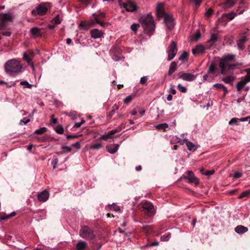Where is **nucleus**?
<instances>
[{
    "label": "nucleus",
    "instance_id": "nucleus-6",
    "mask_svg": "<svg viewBox=\"0 0 250 250\" xmlns=\"http://www.w3.org/2000/svg\"><path fill=\"white\" fill-rule=\"evenodd\" d=\"M79 235L81 237L91 240L95 238V235L93 230L87 226H83L79 231Z\"/></svg>",
    "mask_w": 250,
    "mask_h": 250
},
{
    "label": "nucleus",
    "instance_id": "nucleus-17",
    "mask_svg": "<svg viewBox=\"0 0 250 250\" xmlns=\"http://www.w3.org/2000/svg\"><path fill=\"white\" fill-rule=\"evenodd\" d=\"M49 196V194L46 190H43L39 193L38 195V199L39 201L44 202L46 201Z\"/></svg>",
    "mask_w": 250,
    "mask_h": 250
},
{
    "label": "nucleus",
    "instance_id": "nucleus-50",
    "mask_svg": "<svg viewBox=\"0 0 250 250\" xmlns=\"http://www.w3.org/2000/svg\"><path fill=\"white\" fill-rule=\"evenodd\" d=\"M66 114L69 117H71L72 119H75L76 116V112L74 111H72L69 113H66Z\"/></svg>",
    "mask_w": 250,
    "mask_h": 250
},
{
    "label": "nucleus",
    "instance_id": "nucleus-10",
    "mask_svg": "<svg viewBox=\"0 0 250 250\" xmlns=\"http://www.w3.org/2000/svg\"><path fill=\"white\" fill-rule=\"evenodd\" d=\"M178 77L179 79H181L184 81L192 82L196 79L197 75L192 74L191 73L180 72L178 73Z\"/></svg>",
    "mask_w": 250,
    "mask_h": 250
},
{
    "label": "nucleus",
    "instance_id": "nucleus-19",
    "mask_svg": "<svg viewBox=\"0 0 250 250\" xmlns=\"http://www.w3.org/2000/svg\"><path fill=\"white\" fill-rule=\"evenodd\" d=\"M0 21H3L6 22H11L13 21V17L11 13H0Z\"/></svg>",
    "mask_w": 250,
    "mask_h": 250
},
{
    "label": "nucleus",
    "instance_id": "nucleus-33",
    "mask_svg": "<svg viewBox=\"0 0 250 250\" xmlns=\"http://www.w3.org/2000/svg\"><path fill=\"white\" fill-rule=\"evenodd\" d=\"M8 22L0 21V30L3 31L8 29Z\"/></svg>",
    "mask_w": 250,
    "mask_h": 250
},
{
    "label": "nucleus",
    "instance_id": "nucleus-37",
    "mask_svg": "<svg viewBox=\"0 0 250 250\" xmlns=\"http://www.w3.org/2000/svg\"><path fill=\"white\" fill-rule=\"evenodd\" d=\"M171 237V233L168 232L161 237V240L162 241H167Z\"/></svg>",
    "mask_w": 250,
    "mask_h": 250
},
{
    "label": "nucleus",
    "instance_id": "nucleus-31",
    "mask_svg": "<svg viewBox=\"0 0 250 250\" xmlns=\"http://www.w3.org/2000/svg\"><path fill=\"white\" fill-rule=\"evenodd\" d=\"M213 87H216L218 89H222L224 92V95H226L228 92L227 87L223 84L215 83L213 85Z\"/></svg>",
    "mask_w": 250,
    "mask_h": 250
},
{
    "label": "nucleus",
    "instance_id": "nucleus-28",
    "mask_svg": "<svg viewBox=\"0 0 250 250\" xmlns=\"http://www.w3.org/2000/svg\"><path fill=\"white\" fill-rule=\"evenodd\" d=\"M30 33L34 36L36 37H42V35L41 33V29L38 27H34L31 28Z\"/></svg>",
    "mask_w": 250,
    "mask_h": 250
},
{
    "label": "nucleus",
    "instance_id": "nucleus-32",
    "mask_svg": "<svg viewBox=\"0 0 250 250\" xmlns=\"http://www.w3.org/2000/svg\"><path fill=\"white\" fill-rule=\"evenodd\" d=\"M102 147L103 145L101 143H100L92 144L89 146L90 149L93 150H99Z\"/></svg>",
    "mask_w": 250,
    "mask_h": 250
},
{
    "label": "nucleus",
    "instance_id": "nucleus-43",
    "mask_svg": "<svg viewBox=\"0 0 250 250\" xmlns=\"http://www.w3.org/2000/svg\"><path fill=\"white\" fill-rule=\"evenodd\" d=\"M53 21L56 24H59L61 23L62 19L60 18V15L58 14L53 19Z\"/></svg>",
    "mask_w": 250,
    "mask_h": 250
},
{
    "label": "nucleus",
    "instance_id": "nucleus-14",
    "mask_svg": "<svg viewBox=\"0 0 250 250\" xmlns=\"http://www.w3.org/2000/svg\"><path fill=\"white\" fill-rule=\"evenodd\" d=\"M95 23L94 21L91 20L88 21H82L79 24V27L83 30H87Z\"/></svg>",
    "mask_w": 250,
    "mask_h": 250
},
{
    "label": "nucleus",
    "instance_id": "nucleus-42",
    "mask_svg": "<svg viewBox=\"0 0 250 250\" xmlns=\"http://www.w3.org/2000/svg\"><path fill=\"white\" fill-rule=\"evenodd\" d=\"M250 195V190H246L241 193L239 196V199H242L244 197H249Z\"/></svg>",
    "mask_w": 250,
    "mask_h": 250
},
{
    "label": "nucleus",
    "instance_id": "nucleus-49",
    "mask_svg": "<svg viewBox=\"0 0 250 250\" xmlns=\"http://www.w3.org/2000/svg\"><path fill=\"white\" fill-rule=\"evenodd\" d=\"M139 26V24L134 23L131 25V29L133 31L136 32L137 29Z\"/></svg>",
    "mask_w": 250,
    "mask_h": 250
},
{
    "label": "nucleus",
    "instance_id": "nucleus-13",
    "mask_svg": "<svg viewBox=\"0 0 250 250\" xmlns=\"http://www.w3.org/2000/svg\"><path fill=\"white\" fill-rule=\"evenodd\" d=\"M123 7L128 12H133L137 9L136 5L132 1L123 3Z\"/></svg>",
    "mask_w": 250,
    "mask_h": 250
},
{
    "label": "nucleus",
    "instance_id": "nucleus-52",
    "mask_svg": "<svg viewBox=\"0 0 250 250\" xmlns=\"http://www.w3.org/2000/svg\"><path fill=\"white\" fill-rule=\"evenodd\" d=\"M213 12V9L212 8H209L205 13V15L207 17H210Z\"/></svg>",
    "mask_w": 250,
    "mask_h": 250
},
{
    "label": "nucleus",
    "instance_id": "nucleus-60",
    "mask_svg": "<svg viewBox=\"0 0 250 250\" xmlns=\"http://www.w3.org/2000/svg\"><path fill=\"white\" fill-rule=\"evenodd\" d=\"M214 172V171L213 170H208L206 171L204 173V175H207V176H210L212 175Z\"/></svg>",
    "mask_w": 250,
    "mask_h": 250
},
{
    "label": "nucleus",
    "instance_id": "nucleus-21",
    "mask_svg": "<svg viewBox=\"0 0 250 250\" xmlns=\"http://www.w3.org/2000/svg\"><path fill=\"white\" fill-rule=\"evenodd\" d=\"M90 34L92 38L93 39L100 38L103 35V33L97 29L91 30Z\"/></svg>",
    "mask_w": 250,
    "mask_h": 250
},
{
    "label": "nucleus",
    "instance_id": "nucleus-62",
    "mask_svg": "<svg viewBox=\"0 0 250 250\" xmlns=\"http://www.w3.org/2000/svg\"><path fill=\"white\" fill-rule=\"evenodd\" d=\"M2 34L5 36L10 37L11 35V32L10 31L2 32Z\"/></svg>",
    "mask_w": 250,
    "mask_h": 250
},
{
    "label": "nucleus",
    "instance_id": "nucleus-57",
    "mask_svg": "<svg viewBox=\"0 0 250 250\" xmlns=\"http://www.w3.org/2000/svg\"><path fill=\"white\" fill-rule=\"evenodd\" d=\"M11 216H10V214H4L3 215H2L1 217V219L2 220H7V219H9L10 218H11Z\"/></svg>",
    "mask_w": 250,
    "mask_h": 250
},
{
    "label": "nucleus",
    "instance_id": "nucleus-40",
    "mask_svg": "<svg viewBox=\"0 0 250 250\" xmlns=\"http://www.w3.org/2000/svg\"><path fill=\"white\" fill-rule=\"evenodd\" d=\"M188 54L187 52H183L179 58V61H182L187 60L188 58Z\"/></svg>",
    "mask_w": 250,
    "mask_h": 250
},
{
    "label": "nucleus",
    "instance_id": "nucleus-18",
    "mask_svg": "<svg viewBox=\"0 0 250 250\" xmlns=\"http://www.w3.org/2000/svg\"><path fill=\"white\" fill-rule=\"evenodd\" d=\"M93 15L95 16L94 20L95 22L99 24L101 26H104L105 24L104 22H101L99 19V17H104L105 14L102 12H100L98 13H93Z\"/></svg>",
    "mask_w": 250,
    "mask_h": 250
},
{
    "label": "nucleus",
    "instance_id": "nucleus-26",
    "mask_svg": "<svg viewBox=\"0 0 250 250\" xmlns=\"http://www.w3.org/2000/svg\"><path fill=\"white\" fill-rule=\"evenodd\" d=\"M247 37L243 36L239 40L237 41V47L240 50H243L244 48V43L247 41Z\"/></svg>",
    "mask_w": 250,
    "mask_h": 250
},
{
    "label": "nucleus",
    "instance_id": "nucleus-51",
    "mask_svg": "<svg viewBox=\"0 0 250 250\" xmlns=\"http://www.w3.org/2000/svg\"><path fill=\"white\" fill-rule=\"evenodd\" d=\"M80 2H81L83 5L86 6H88L91 2V0H79Z\"/></svg>",
    "mask_w": 250,
    "mask_h": 250
},
{
    "label": "nucleus",
    "instance_id": "nucleus-38",
    "mask_svg": "<svg viewBox=\"0 0 250 250\" xmlns=\"http://www.w3.org/2000/svg\"><path fill=\"white\" fill-rule=\"evenodd\" d=\"M55 131L57 133L59 134H62L64 132V129L62 125H59L56 127Z\"/></svg>",
    "mask_w": 250,
    "mask_h": 250
},
{
    "label": "nucleus",
    "instance_id": "nucleus-64",
    "mask_svg": "<svg viewBox=\"0 0 250 250\" xmlns=\"http://www.w3.org/2000/svg\"><path fill=\"white\" fill-rule=\"evenodd\" d=\"M27 53L31 58H33L35 55V53L33 51H29Z\"/></svg>",
    "mask_w": 250,
    "mask_h": 250
},
{
    "label": "nucleus",
    "instance_id": "nucleus-20",
    "mask_svg": "<svg viewBox=\"0 0 250 250\" xmlns=\"http://www.w3.org/2000/svg\"><path fill=\"white\" fill-rule=\"evenodd\" d=\"M119 145L111 144L107 145L106 146V150L110 154H114L118 150Z\"/></svg>",
    "mask_w": 250,
    "mask_h": 250
},
{
    "label": "nucleus",
    "instance_id": "nucleus-45",
    "mask_svg": "<svg viewBox=\"0 0 250 250\" xmlns=\"http://www.w3.org/2000/svg\"><path fill=\"white\" fill-rule=\"evenodd\" d=\"M112 138L111 136L109 135V133L108 132L107 134H104L103 135H102L100 138L99 139V140H104V141H106L107 140V139H111Z\"/></svg>",
    "mask_w": 250,
    "mask_h": 250
},
{
    "label": "nucleus",
    "instance_id": "nucleus-4",
    "mask_svg": "<svg viewBox=\"0 0 250 250\" xmlns=\"http://www.w3.org/2000/svg\"><path fill=\"white\" fill-rule=\"evenodd\" d=\"M142 26L148 35H152L154 32L155 25L152 15L148 14L146 16H143L140 19Z\"/></svg>",
    "mask_w": 250,
    "mask_h": 250
},
{
    "label": "nucleus",
    "instance_id": "nucleus-39",
    "mask_svg": "<svg viewBox=\"0 0 250 250\" xmlns=\"http://www.w3.org/2000/svg\"><path fill=\"white\" fill-rule=\"evenodd\" d=\"M47 130V129L46 127H42L40 129H36L35 132H34V133H36V134H42L45 132H46Z\"/></svg>",
    "mask_w": 250,
    "mask_h": 250
},
{
    "label": "nucleus",
    "instance_id": "nucleus-34",
    "mask_svg": "<svg viewBox=\"0 0 250 250\" xmlns=\"http://www.w3.org/2000/svg\"><path fill=\"white\" fill-rule=\"evenodd\" d=\"M222 81L226 83L232 84V83L233 81V79L231 76H228L225 78H222Z\"/></svg>",
    "mask_w": 250,
    "mask_h": 250
},
{
    "label": "nucleus",
    "instance_id": "nucleus-22",
    "mask_svg": "<svg viewBox=\"0 0 250 250\" xmlns=\"http://www.w3.org/2000/svg\"><path fill=\"white\" fill-rule=\"evenodd\" d=\"M23 59L32 67L33 70H35L34 65L32 62V58L29 57L26 52L23 53Z\"/></svg>",
    "mask_w": 250,
    "mask_h": 250
},
{
    "label": "nucleus",
    "instance_id": "nucleus-15",
    "mask_svg": "<svg viewBox=\"0 0 250 250\" xmlns=\"http://www.w3.org/2000/svg\"><path fill=\"white\" fill-rule=\"evenodd\" d=\"M205 49H206V44L205 45L202 44L197 45L194 48L192 49V52L193 55H196L203 53L205 51Z\"/></svg>",
    "mask_w": 250,
    "mask_h": 250
},
{
    "label": "nucleus",
    "instance_id": "nucleus-41",
    "mask_svg": "<svg viewBox=\"0 0 250 250\" xmlns=\"http://www.w3.org/2000/svg\"><path fill=\"white\" fill-rule=\"evenodd\" d=\"M20 84L23 85L24 87L28 88H31L33 86L32 84H30L27 81H26L21 82Z\"/></svg>",
    "mask_w": 250,
    "mask_h": 250
},
{
    "label": "nucleus",
    "instance_id": "nucleus-54",
    "mask_svg": "<svg viewBox=\"0 0 250 250\" xmlns=\"http://www.w3.org/2000/svg\"><path fill=\"white\" fill-rule=\"evenodd\" d=\"M132 97L130 95L127 96L124 100L125 103H129L132 101Z\"/></svg>",
    "mask_w": 250,
    "mask_h": 250
},
{
    "label": "nucleus",
    "instance_id": "nucleus-24",
    "mask_svg": "<svg viewBox=\"0 0 250 250\" xmlns=\"http://www.w3.org/2000/svg\"><path fill=\"white\" fill-rule=\"evenodd\" d=\"M218 70V67L215 62H212L208 69V74H215Z\"/></svg>",
    "mask_w": 250,
    "mask_h": 250
},
{
    "label": "nucleus",
    "instance_id": "nucleus-63",
    "mask_svg": "<svg viewBox=\"0 0 250 250\" xmlns=\"http://www.w3.org/2000/svg\"><path fill=\"white\" fill-rule=\"evenodd\" d=\"M62 149H65L67 152H70L71 151V147L67 146H62Z\"/></svg>",
    "mask_w": 250,
    "mask_h": 250
},
{
    "label": "nucleus",
    "instance_id": "nucleus-30",
    "mask_svg": "<svg viewBox=\"0 0 250 250\" xmlns=\"http://www.w3.org/2000/svg\"><path fill=\"white\" fill-rule=\"evenodd\" d=\"M177 68V64L175 62H173L171 63L168 71V75H171L172 74H173L176 70Z\"/></svg>",
    "mask_w": 250,
    "mask_h": 250
},
{
    "label": "nucleus",
    "instance_id": "nucleus-25",
    "mask_svg": "<svg viewBox=\"0 0 250 250\" xmlns=\"http://www.w3.org/2000/svg\"><path fill=\"white\" fill-rule=\"evenodd\" d=\"M244 11V10H242L239 13H234V12H231L229 13L225 14L224 16L226 17H227L229 20L231 21L233 20L237 15L243 14Z\"/></svg>",
    "mask_w": 250,
    "mask_h": 250
},
{
    "label": "nucleus",
    "instance_id": "nucleus-35",
    "mask_svg": "<svg viewBox=\"0 0 250 250\" xmlns=\"http://www.w3.org/2000/svg\"><path fill=\"white\" fill-rule=\"evenodd\" d=\"M168 124L166 123L157 125L155 126L156 128H157V129L164 130H165L167 128H168Z\"/></svg>",
    "mask_w": 250,
    "mask_h": 250
},
{
    "label": "nucleus",
    "instance_id": "nucleus-44",
    "mask_svg": "<svg viewBox=\"0 0 250 250\" xmlns=\"http://www.w3.org/2000/svg\"><path fill=\"white\" fill-rule=\"evenodd\" d=\"M177 88L182 93H186L187 91V87L185 86L182 85L181 84H178L177 85Z\"/></svg>",
    "mask_w": 250,
    "mask_h": 250
},
{
    "label": "nucleus",
    "instance_id": "nucleus-61",
    "mask_svg": "<svg viewBox=\"0 0 250 250\" xmlns=\"http://www.w3.org/2000/svg\"><path fill=\"white\" fill-rule=\"evenodd\" d=\"M111 208L115 211H120V208L117 205H113L112 206Z\"/></svg>",
    "mask_w": 250,
    "mask_h": 250
},
{
    "label": "nucleus",
    "instance_id": "nucleus-16",
    "mask_svg": "<svg viewBox=\"0 0 250 250\" xmlns=\"http://www.w3.org/2000/svg\"><path fill=\"white\" fill-rule=\"evenodd\" d=\"M187 173L188 175L187 176H185L184 178L188 179L189 182L190 183H194L196 185L198 184V180L196 177L194 176L193 173L191 171H188Z\"/></svg>",
    "mask_w": 250,
    "mask_h": 250
},
{
    "label": "nucleus",
    "instance_id": "nucleus-23",
    "mask_svg": "<svg viewBox=\"0 0 250 250\" xmlns=\"http://www.w3.org/2000/svg\"><path fill=\"white\" fill-rule=\"evenodd\" d=\"M87 247V244L84 241L80 240L78 241L76 245V250H85Z\"/></svg>",
    "mask_w": 250,
    "mask_h": 250
},
{
    "label": "nucleus",
    "instance_id": "nucleus-7",
    "mask_svg": "<svg viewBox=\"0 0 250 250\" xmlns=\"http://www.w3.org/2000/svg\"><path fill=\"white\" fill-rule=\"evenodd\" d=\"M142 206L143 211L145 213L149 216H152L155 214V210L153 205L147 201H144L142 202Z\"/></svg>",
    "mask_w": 250,
    "mask_h": 250
},
{
    "label": "nucleus",
    "instance_id": "nucleus-58",
    "mask_svg": "<svg viewBox=\"0 0 250 250\" xmlns=\"http://www.w3.org/2000/svg\"><path fill=\"white\" fill-rule=\"evenodd\" d=\"M73 147H76L77 149H80L81 147L80 143L79 142H77L75 143H74L72 145Z\"/></svg>",
    "mask_w": 250,
    "mask_h": 250
},
{
    "label": "nucleus",
    "instance_id": "nucleus-55",
    "mask_svg": "<svg viewBox=\"0 0 250 250\" xmlns=\"http://www.w3.org/2000/svg\"><path fill=\"white\" fill-rule=\"evenodd\" d=\"M169 92L170 93V94H173V95H174L176 93V90L174 88L173 86H171L170 87V88L169 89Z\"/></svg>",
    "mask_w": 250,
    "mask_h": 250
},
{
    "label": "nucleus",
    "instance_id": "nucleus-46",
    "mask_svg": "<svg viewBox=\"0 0 250 250\" xmlns=\"http://www.w3.org/2000/svg\"><path fill=\"white\" fill-rule=\"evenodd\" d=\"M142 229L145 231L146 233H148L149 230L153 229V227L152 226H143L142 227Z\"/></svg>",
    "mask_w": 250,
    "mask_h": 250
},
{
    "label": "nucleus",
    "instance_id": "nucleus-11",
    "mask_svg": "<svg viewBox=\"0 0 250 250\" xmlns=\"http://www.w3.org/2000/svg\"><path fill=\"white\" fill-rule=\"evenodd\" d=\"M178 143L180 145L185 144L189 151H194L197 148V147L194 144L189 141L186 138H184L183 141L181 140L178 141Z\"/></svg>",
    "mask_w": 250,
    "mask_h": 250
},
{
    "label": "nucleus",
    "instance_id": "nucleus-8",
    "mask_svg": "<svg viewBox=\"0 0 250 250\" xmlns=\"http://www.w3.org/2000/svg\"><path fill=\"white\" fill-rule=\"evenodd\" d=\"M245 71L247 73V75L238 82L236 84L237 90L238 91H241L243 87L247 83L250 82V68L247 69Z\"/></svg>",
    "mask_w": 250,
    "mask_h": 250
},
{
    "label": "nucleus",
    "instance_id": "nucleus-1",
    "mask_svg": "<svg viewBox=\"0 0 250 250\" xmlns=\"http://www.w3.org/2000/svg\"><path fill=\"white\" fill-rule=\"evenodd\" d=\"M22 66L20 61L13 59L8 61L5 64V70L6 73L11 77L16 75L22 72Z\"/></svg>",
    "mask_w": 250,
    "mask_h": 250
},
{
    "label": "nucleus",
    "instance_id": "nucleus-3",
    "mask_svg": "<svg viewBox=\"0 0 250 250\" xmlns=\"http://www.w3.org/2000/svg\"><path fill=\"white\" fill-rule=\"evenodd\" d=\"M234 58L235 56L233 54H227L220 59L219 66L221 74H225L226 71L233 70L235 67L239 65V64H229V62L234 60Z\"/></svg>",
    "mask_w": 250,
    "mask_h": 250
},
{
    "label": "nucleus",
    "instance_id": "nucleus-53",
    "mask_svg": "<svg viewBox=\"0 0 250 250\" xmlns=\"http://www.w3.org/2000/svg\"><path fill=\"white\" fill-rule=\"evenodd\" d=\"M30 122V120L27 119L26 118H24L22 120H21L20 122V125H22L23 124L25 125Z\"/></svg>",
    "mask_w": 250,
    "mask_h": 250
},
{
    "label": "nucleus",
    "instance_id": "nucleus-47",
    "mask_svg": "<svg viewBox=\"0 0 250 250\" xmlns=\"http://www.w3.org/2000/svg\"><path fill=\"white\" fill-rule=\"evenodd\" d=\"M148 79V76L142 77L140 79V84H143V85L146 84Z\"/></svg>",
    "mask_w": 250,
    "mask_h": 250
},
{
    "label": "nucleus",
    "instance_id": "nucleus-2",
    "mask_svg": "<svg viewBox=\"0 0 250 250\" xmlns=\"http://www.w3.org/2000/svg\"><path fill=\"white\" fill-rule=\"evenodd\" d=\"M156 14L158 18H164V23L167 27L171 30L174 25V21L173 16L166 14L164 9V5L162 3H158L156 7Z\"/></svg>",
    "mask_w": 250,
    "mask_h": 250
},
{
    "label": "nucleus",
    "instance_id": "nucleus-27",
    "mask_svg": "<svg viewBox=\"0 0 250 250\" xmlns=\"http://www.w3.org/2000/svg\"><path fill=\"white\" fill-rule=\"evenodd\" d=\"M248 230V229L242 225L237 226L235 228V231L238 234H243Z\"/></svg>",
    "mask_w": 250,
    "mask_h": 250
},
{
    "label": "nucleus",
    "instance_id": "nucleus-48",
    "mask_svg": "<svg viewBox=\"0 0 250 250\" xmlns=\"http://www.w3.org/2000/svg\"><path fill=\"white\" fill-rule=\"evenodd\" d=\"M58 162H59V161H58V159L57 158V157L56 156L54 157L53 159L51 162V164L53 166V168H55L56 167L58 163Z\"/></svg>",
    "mask_w": 250,
    "mask_h": 250
},
{
    "label": "nucleus",
    "instance_id": "nucleus-36",
    "mask_svg": "<svg viewBox=\"0 0 250 250\" xmlns=\"http://www.w3.org/2000/svg\"><path fill=\"white\" fill-rule=\"evenodd\" d=\"M240 122L239 118H233L229 122V125H238Z\"/></svg>",
    "mask_w": 250,
    "mask_h": 250
},
{
    "label": "nucleus",
    "instance_id": "nucleus-29",
    "mask_svg": "<svg viewBox=\"0 0 250 250\" xmlns=\"http://www.w3.org/2000/svg\"><path fill=\"white\" fill-rule=\"evenodd\" d=\"M235 4V0H226L224 3L223 7L225 8H229L233 7Z\"/></svg>",
    "mask_w": 250,
    "mask_h": 250
},
{
    "label": "nucleus",
    "instance_id": "nucleus-12",
    "mask_svg": "<svg viewBox=\"0 0 250 250\" xmlns=\"http://www.w3.org/2000/svg\"><path fill=\"white\" fill-rule=\"evenodd\" d=\"M217 40L218 38L217 36L214 34H212L210 39L206 42V49H209L211 48Z\"/></svg>",
    "mask_w": 250,
    "mask_h": 250
},
{
    "label": "nucleus",
    "instance_id": "nucleus-56",
    "mask_svg": "<svg viewBox=\"0 0 250 250\" xmlns=\"http://www.w3.org/2000/svg\"><path fill=\"white\" fill-rule=\"evenodd\" d=\"M242 176V173L239 172H235L234 173L233 177L234 178H240Z\"/></svg>",
    "mask_w": 250,
    "mask_h": 250
},
{
    "label": "nucleus",
    "instance_id": "nucleus-59",
    "mask_svg": "<svg viewBox=\"0 0 250 250\" xmlns=\"http://www.w3.org/2000/svg\"><path fill=\"white\" fill-rule=\"evenodd\" d=\"M118 132V130L116 129H112L108 132L109 135L112 137V136Z\"/></svg>",
    "mask_w": 250,
    "mask_h": 250
},
{
    "label": "nucleus",
    "instance_id": "nucleus-5",
    "mask_svg": "<svg viewBox=\"0 0 250 250\" xmlns=\"http://www.w3.org/2000/svg\"><path fill=\"white\" fill-rule=\"evenodd\" d=\"M51 6L49 3L42 2L38 5L35 9L32 10V15L34 16L39 15L42 16L46 14Z\"/></svg>",
    "mask_w": 250,
    "mask_h": 250
},
{
    "label": "nucleus",
    "instance_id": "nucleus-9",
    "mask_svg": "<svg viewBox=\"0 0 250 250\" xmlns=\"http://www.w3.org/2000/svg\"><path fill=\"white\" fill-rule=\"evenodd\" d=\"M167 52L168 54L167 60L168 61L172 60L177 52V47L176 42L172 41L167 48Z\"/></svg>",
    "mask_w": 250,
    "mask_h": 250
}]
</instances>
